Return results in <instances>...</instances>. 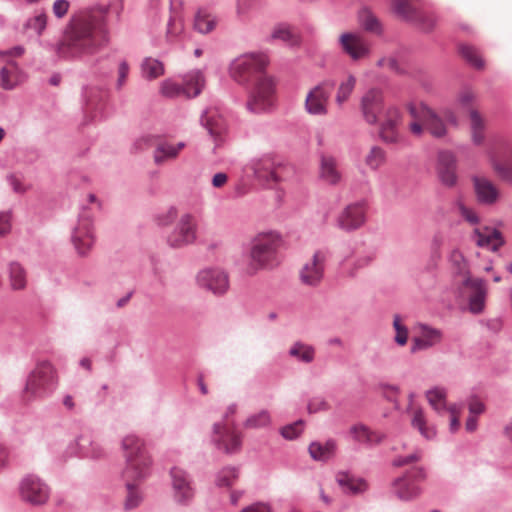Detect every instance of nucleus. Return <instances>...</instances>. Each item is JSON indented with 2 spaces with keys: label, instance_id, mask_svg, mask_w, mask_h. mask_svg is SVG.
<instances>
[{
  "label": "nucleus",
  "instance_id": "nucleus-47",
  "mask_svg": "<svg viewBox=\"0 0 512 512\" xmlns=\"http://www.w3.org/2000/svg\"><path fill=\"white\" fill-rule=\"evenodd\" d=\"M271 423V416L268 410L263 409L258 413L250 415L243 423L247 429H259L268 427Z\"/></svg>",
  "mask_w": 512,
  "mask_h": 512
},
{
  "label": "nucleus",
  "instance_id": "nucleus-44",
  "mask_svg": "<svg viewBox=\"0 0 512 512\" xmlns=\"http://www.w3.org/2000/svg\"><path fill=\"white\" fill-rule=\"evenodd\" d=\"M9 279L11 288L14 290L24 289L26 286V272L18 262H11L9 265Z\"/></svg>",
  "mask_w": 512,
  "mask_h": 512
},
{
  "label": "nucleus",
  "instance_id": "nucleus-24",
  "mask_svg": "<svg viewBox=\"0 0 512 512\" xmlns=\"http://www.w3.org/2000/svg\"><path fill=\"white\" fill-rule=\"evenodd\" d=\"M477 246L490 251H496L504 245V239L501 232L496 228L484 227L476 228L471 236Z\"/></svg>",
  "mask_w": 512,
  "mask_h": 512
},
{
  "label": "nucleus",
  "instance_id": "nucleus-1",
  "mask_svg": "<svg viewBox=\"0 0 512 512\" xmlns=\"http://www.w3.org/2000/svg\"><path fill=\"white\" fill-rule=\"evenodd\" d=\"M110 5H97L72 14L63 28L62 38L49 45L64 60L91 58L111 43Z\"/></svg>",
  "mask_w": 512,
  "mask_h": 512
},
{
  "label": "nucleus",
  "instance_id": "nucleus-53",
  "mask_svg": "<svg viewBox=\"0 0 512 512\" xmlns=\"http://www.w3.org/2000/svg\"><path fill=\"white\" fill-rule=\"evenodd\" d=\"M303 420H297L291 424H287L280 429V434L287 440L296 439L303 431Z\"/></svg>",
  "mask_w": 512,
  "mask_h": 512
},
{
  "label": "nucleus",
  "instance_id": "nucleus-39",
  "mask_svg": "<svg viewBox=\"0 0 512 512\" xmlns=\"http://www.w3.org/2000/svg\"><path fill=\"white\" fill-rule=\"evenodd\" d=\"M446 396L447 391L442 387H434L426 392L429 404L438 414H443L447 410Z\"/></svg>",
  "mask_w": 512,
  "mask_h": 512
},
{
  "label": "nucleus",
  "instance_id": "nucleus-49",
  "mask_svg": "<svg viewBox=\"0 0 512 512\" xmlns=\"http://www.w3.org/2000/svg\"><path fill=\"white\" fill-rule=\"evenodd\" d=\"M104 92L95 86H85L82 89V98L89 109H96L102 100Z\"/></svg>",
  "mask_w": 512,
  "mask_h": 512
},
{
  "label": "nucleus",
  "instance_id": "nucleus-9",
  "mask_svg": "<svg viewBox=\"0 0 512 512\" xmlns=\"http://www.w3.org/2000/svg\"><path fill=\"white\" fill-rule=\"evenodd\" d=\"M19 490L22 500L34 506L43 505L49 499V487L38 476L33 474L27 475L22 479Z\"/></svg>",
  "mask_w": 512,
  "mask_h": 512
},
{
  "label": "nucleus",
  "instance_id": "nucleus-36",
  "mask_svg": "<svg viewBox=\"0 0 512 512\" xmlns=\"http://www.w3.org/2000/svg\"><path fill=\"white\" fill-rule=\"evenodd\" d=\"M360 26L367 32L376 35L383 34V26L377 16L368 8H362L358 13Z\"/></svg>",
  "mask_w": 512,
  "mask_h": 512
},
{
  "label": "nucleus",
  "instance_id": "nucleus-18",
  "mask_svg": "<svg viewBox=\"0 0 512 512\" xmlns=\"http://www.w3.org/2000/svg\"><path fill=\"white\" fill-rule=\"evenodd\" d=\"M335 481L342 493L348 496L363 495L370 488L365 478L358 477L349 471H338L335 476Z\"/></svg>",
  "mask_w": 512,
  "mask_h": 512
},
{
  "label": "nucleus",
  "instance_id": "nucleus-64",
  "mask_svg": "<svg viewBox=\"0 0 512 512\" xmlns=\"http://www.w3.org/2000/svg\"><path fill=\"white\" fill-rule=\"evenodd\" d=\"M70 7V2L68 0H55L52 5V11L56 18H63Z\"/></svg>",
  "mask_w": 512,
  "mask_h": 512
},
{
  "label": "nucleus",
  "instance_id": "nucleus-8",
  "mask_svg": "<svg viewBox=\"0 0 512 512\" xmlns=\"http://www.w3.org/2000/svg\"><path fill=\"white\" fill-rule=\"evenodd\" d=\"M335 86V80L326 79L312 88L306 96V111L311 115H325L327 113L326 104Z\"/></svg>",
  "mask_w": 512,
  "mask_h": 512
},
{
  "label": "nucleus",
  "instance_id": "nucleus-55",
  "mask_svg": "<svg viewBox=\"0 0 512 512\" xmlns=\"http://www.w3.org/2000/svg\"><path fill=\"white\" fill-rule=\"evenodd\" d=\"M455 207L459 210L462 217L471 224H478L479 217L478 215L470 208L466 207L463 201L458 198L454 201Z\"/></svg>",
  "mask_w": 512,
  "mask_h": 512
},
{
  "label": "nucleus",
  "instance_id": "nucleus-7",
  "mask_svg": "<svg viewBox=\"0 0 512 512\" xmlns=\"http://www.w3.org/2000/svg\"><path fill=\"white\" fill-rule=\"evenodd\" d=\"M71 239L80 256L87 255L94 245L92 215L86 207L82 209L78 216V223L72 231Z\"/></svg>",
  "mask_w": 512,
  "mask_h": 512
},
{
  "label": "nucleus",
  "instance_id": "nucleus-34",
  "mask_svg": "<svg viewBox=\"0 0 512 512\" xmlns=\"http://www.w3.org/2000/svg\"><path fill=\"white\" fill-rule=\"evenodd\" d=\"M47 23L48 16L46 12L43 10L37 11L34 15L29 16L24 21L22 29L24 33L40 38L47 28Z\"/></svg>",
  "mask_w": 512,
  "mask_h": 512
},
{
  "label": "nucleus",
  "instance_id": "nucleus-29",
  "mask_svg": "<svg viewBox=\"0 0 512 512\" xmlns=\"http://www.w3.org/2000/svg\"><path fill=\"white\" fill-rule=\"evenodd\" d=\"M426 118L423 122L425 129L436 139L447 135V127L443 118L432 108H425Z\"/></svg>",
  "mask_w": 512,
  "mask_h": 512
},
{
  "label": "nucleus",
  "instance_id": "nucleus-3",
  "mask_svg": "<svg viewBox=\"0 0 512 512\" xmlns=\"http://www.w3.org/2000/svg\"><path fill=\"white\" fill-rule=\"evenodd\" d=\"M126 466L122 472L127 489L124 509H135L143 500L137 483H140L152 474L153 461L146 448L144 440L135 434L126 435L121 441Z\"/></svg>",
  "mask_w": 512,
  "mask_h": 512
},
{
  "label": "nucleus",
  "instance_id": "nucleus-42",
  "mask_svg": "<svg viewBox=\"0 0 512 512\" xmlns=\"http://www.w3.org/2000/svg\"><path fill=\"white\" fill-rule=\"evenodd\" d=\"M9 64L13 69L3 67L0 70V86L4 90H13L20 83L19 76L17 74V64L14 61H10Z\"/></svg>",
  "mask_w": 512,
  "mask_h": 512
},
{
  "label": "nucleus",
  "instance_id": "nucleus-10",
  "mask_svg": "<svg viewBox=\"0 0 512 512\" xmlns=\"http://www.w3.org/2000/svg\"><path fill=\"white\" fill-rule=\"evenodd\" d=\"M212 443L218 450L226 454L237 453L242 446V436L235 429L229 428L226 423H214L212 426Z\"/></svg>",
  "mask_w": 512,
  "mask_h": 512
},
{
  "label": "nucleus",
  "instance_id": "nucleus-28",
  "mask_svg": "<svg viewBox=\"0 0 512 512\" xmlns=\"http://www.w3.org/2000/svg\"><path fill=\"white\" fill-rule=\"evenodd\" d=\"M200 123L215 140L222 137L227 131L225 120L214 110H204L200 117Z\"/></svg>",
  "mask_w": 512,
  "mask_h": 512
},
{
  "label": "nucleus",
  "instance_id": "nucleus-30",
  "mask_svg": "<svg viewBox=\"0 0 512 512\" xmlns=\"http://www.w3.org/2000/svg\"><path fill=\"white\" fill-rule=\"evenodd\" d=\"M337 443L334 439H328L324 443L313 441L308 447L311 458L315 461L327 462L334 457Z\"/></svg>",
  "mask_w": 512,
  "mask_h": 512
},
{
  "label": "nucleus",
  "instance_id": "nucleus-6",
  "mask_svg": "<svg viewBox=\"0 0 512 512\" xmlns=\"http://www.w3.org/2000/svg\"><path fill=\"white\" fill-rule=\"evenodd\" d=\"M331 258L332 252L328 248L322 247L317 249L311 259L299 271L301 283L309 287L319 286L324 279L325 271Z\"/></svg>",
  "mask_w": 512,
  "mask_h": 512
},
{
  "label": "nucleus",
  "instance_id": "nucleus-48",
  "mask_svg": "<svg viewBox=\"0 0 512 512\" xmlns=\"http://www.w3.org/2000/svg\"><path fill=\"white\" fill-rule=\"evenodd\" d=\"M472 141L480 145L484 140V122L477 110L470 111Z\"/></svg>",
  "mask_w": 512,
  "mask_h": 512
},
{
  "label": "nucleus",
  "instance_id": "nucleus-15",
  "mask_svg": "<svg viewBox=\"0 0 512 512\" xmlns=\"http://www.w3.org/2000/svg\"><path fill=\"white\" fill-rule=\"evenodd\" d=\"M456 170L457 160L455 155L448 150L440 151L437 156L436 173L441 184L453 188L458 180Z\"/></svg>",
  "mask_w": 512,
  "mask_h": 512
},
{
  "label": "nucleus",
  "instance_id": "nucleus-23",
  "mask_svg": "<svg viewBox=\"0 0 512 512\" xmlns=\"http://www.w3.org/2000/svg\"><path fill=\"white\" fill-rule=\"evenodd\" d=\"M419 327L421 334L419 337H414L411 343L410 352L413 354L434 347L441 343L443 339V333L440 329L427 324H420Z\"/></svg>",
  "mask_w": 512,
  "mask_h": 512
},
{
  "label": "nucleus",
  "instance_id": "nucleus-51",
  "mask_svg": "<svg viewBox=\"0 0 512 512\" xmlns=\"http://www.w3.org/2000/svg\"><path fill=\"white\" fill-rule=\"evenodd\" d=\"M386 161V153L379 146H373L365 157L366 165L372 170H378Z\"/></svg>",
  "mask_w": 512,
  "mask_h": 512
},
{
  "label": "nucleus",
  "instance_id": "nucleus-13",
  "mask_svg": "<svg viewBox=\"0 0 512 512\" xmlns=\"http://www.w3.org/2000/svg\"><path fill=\"white\" fill-rule=\"evenodd\" d=\"M196 279L201 288L214 295H223L229 288L228 275L218 268L203 269L198 273Z\"/></svg>",
  "mask_w": 512,
  "mask_h": 512
},
{
  "label": "nucleus",
  "instance_id": "nucleus-32",
  "mask_svg": "<svg viewBox=\"0 0 512 512\" xmlns=\"http://www.w3.org/2000/svg\"><path fill=\"white\" fill-rule=\"evenodd\" d=\"M320 178L330 185H337L341 173L337 169L336 159L332 156L320 155Z\"/></svg>",
  "mask_w": 512,
  "mask_h": 512
},
{
  "label": "nucleus",
  "instance_id": "nucleus-12",
  "mask_svg": "<svg viewBox=\"0 0 512 512\" xmlns=\"http://www.w3.org/2000/svg\"><path fill=\"white\" fill-rule=\"evenodd\" d=\"M196 239V223L191 214L181 216L178 224L167 238V243L172 248H181L192 244Z\"/></svg>",
  "mask_w": 512,
  "mask_h": 512
},
{
  "label": "nucleus",
  "instance_id": "nucleus-63",
  "mask_svg": "<svg viewBox=\"0 0 512 512\" xmlns=\"http://www.w3.org/2000/svg\"><path fill=\"white\" fill-rule=\"evenodd\" d=\"M468 410L470 415L477 417L485 411V405L480 399L473 395L468 399Z\"/></svg>",
  "mask_w": 512,
  "mask_h": 512
},
{
  "label": "nucleus",
  "instance_id": "nucleus-40",
  "mask_svg": "<svg viewBox=\"0 0 512 512\" xmlns=\"http://www.w3.org/2000/svg\"><path fill=\"white\" fill-rule=\"evenodd\" d=\"M458 50L460 55L470 66L478 70L484 68L485 62L479 51L474 46L460 44Z\"/></svg>",
  "mask_w": 512,
  "mask_h": 512
},
{
  "label": "nucleus",
  "instance_id": "nucleus-22",
  "mask_svg": "<svg viewBox=\"0 0 512 512\" xmlns=\"http://www.w3.org/2000/svg\"><path fill=\"white\" fill-rule=\"evenodd\" d=\"M425 0H392V12L401 20L412 23L421 17Z\"/></svg>",
  "mask_w": 512,
  "mask_h": 512
},
{
  "label": "nucleus",
  "instance_id": "nucleus-38",
  "mask_svg": "<svg viewBox=\"0 0 512 512\" xmlns=\"http://www.w3.org/2000/svg\"><path fill=\"white\" fill-rule=\"evenodd\" d=\"M448 261L455 276H460L463 279L470 277L468 261L458 249H454L450 253Z\"/></svg>",
  "mask_w": 512,
  "mask_h": 512
},
{
  "label": "nucleus",
  "instance_id": "nucleus-16",
  "mask_svg": "<svg viewBox=\"0 0 512 512\" xmlns=\"http://www.w3.org/2000/svg\"><path fill=\"white\" fill-rule=\"evenodd\" d=\"M383 107L384 97L380 89L372 88L361 98V112L365 121L370 125H375L378 122V115Z\"/></svg>",
  "mask_w": 512,
  "mask_h": 512
},
{
  "label": "nucleus",
  "instance_id": "nucleus-2",
  "mask_svg": "<svg viewBox=\"0 0 512 512\" xmlns=\"http://www.w3.org/2000/svg\"><path fill=\"white\" fill-rule=\"evenodd\" d=\"M268 58L264 53H245L230 64L231 77L241 85H252L246 108L250 113L261 114L273 106L275 84L265 74Z\"/></svg>",
  "mask_w": 512,
  "mask_h": 512
},
{
  "label": "nucleus",
  "instance_id": "nucleus-5",
  "mask_svg": "<svg viewBox=\"0 0 512 512\" xmlns=\"http://www.w3.org/2000/svg\"><path fill=\"white\" fill-rule=\"evenodd\" d=\"M58 385L57 370L48 360H40L29 372L22 390L24 398L30 400L51 394Z\"/></svg>",
  "mask_w": 512,
  "mask_h": 512
},
{
  "label": "nucleus",
  "instance_id": "nucleus-50",
  "mask_svg": "<svg viewBox=\"0 0 512 512\" xmlns=\"http://www.w3.org/2000/svg\"><path fill=\"white\" fill-rule=\"evenodd\" d=\"M176 157L177 156L175 154L174 145H172L166 141L158 143V145L156 146V148L154 150L153 158H154V162L157 165L162 164L164 161H166L168 159H174Z\"/></svg>",
  "mask_w": 512,
  "mask_h": 512
},
{
  "label": "nucleus",
  "instance_id": "nucleus-57",
  "mask_svg": "<svg viewBox=\"0 0 512 512\" xmlns=\"http://www.w3.org/2000/svg\"><path fill=\"white\" fill-rule=\"evenodd\" d=\"M424 9L421 10V17L420 19H417L416 22H412L415 24L419 29H421L424 32H430L436 25V17L434 15H426L424 13Z\"/></svg>",
  "mask_w": 512,
  "mask_h": 512
},
{
  "label": "nucleus",
  "instance_id": "nucleus-37",
  "mask_svg": "<svg viewBox=\"0 0 512 512\" xmlns=\"http://www.w3.org/2000/svg\"><path fill=\"white\" fill-rule=\"evenodd\" d=\"M289 356L296 358L299 362L309 364L315 359V348L312 345L296 341L288 351Z\"/></svg>",
  "mask_w": 512,
  "mask_h": 512
},
{
  "label": "nucleus",
  "instance_id": "nucleus-19",
  "mask_svg": "<svg viewBox=\"0 0 512 512\" xmlns=\"http://www.w3.org/2000/svg\"><path fill=\"white\" fill-rule=\"evenodd\" d=\"M339 43L342 50L355 61L368 56L370 53L368 42L355 33H343L339 38Z\"/></svg>",
  "mask_w": 512,
  "mask_h": 512
},
{
  "label": "nucleus",
  "instance_id": "nucleus-4",
  "mask_svg": "<svg viewBox=\"0 0 512 512\" xmlns=\"http://www.w3.org/2000/svg\"><path fill=\"white\" fill-rule=\"evenodd\" d=\"M283 244V237L276 230L257 233L250 243L251 265L256 269L272 268L278 263L279 250Z\"/></svg>",
  "mask_w": 512,
  "mask_h": 512
},
{
  "label": "nucleus",
  "instance_id": "nucleus-52",
  "mask_svg": "<svg viewBox=\"0 0 512 512\" xmlns=\"http://www.w3.org/2000/svg\"><path fill=\"white\" fill-rule=\"evenodd\" d=\"M356 85V78L353 75H349L347 80L342 82L337 90L336 102L338 105H342L350 95L352 94Z\"/></svg>",
  "mask_w": 512,
  "mask_h": 512
},
{
  "label": "nucleus",
  "instance_id": "nucleus-25",
  "mask_svg": "<svg viewBox=\"0 0 512 512\" xmlns=\"http://www.w3.org/2000/svg\"><path fill=\"white\" fill-rule=\"evenodd\" d=\"M462 285L470 287L473 293L469 296V310L474 314H479L483 311L486 298L485 283L481 278L467 277L462 279Z\"/></svg>",
  "mask_w": 512,
  "mask_h": 512
},
{
  "label": "nucleus",
  "instance_id": "nucleus-41",
  "mask_svg": "<svg viewBox=\"0 0 512 512\" xmlns=\"http://www.w3.org/2000/svg\"><path fill=\"white\" fill-rule=\"evenodd\" d=\"M141 74L145 79H156L164 74V65L158 59L147 57L142 61Z\"/></svg>",
  "mask_w": 512,
  "mask_h": 512
},
{
  "label": "nucleus",
  "instance_id": "nucleus-54",
  "mask_svg": "<svg viewBox=\"0 0 512 512\" xmlns=\"http://www.w3.org/2000/svg\"><path fill=\"white\" fill-rule=\"evenodd\" d=\"M393 327L395 329L394 341L399 346H404L408 341V329L405 325L401 324L399 315H395L393 319Z\"/></svg>",
  "mask_w": 512,
  "mask_h": 512
},
{
  "label": "nucleus",
  "instance_id": "nucleus-26",
  "mask_svg": "<svg viewBox=\"0 0 512 512\" xmlns=\"http://www.w3.org/2000/svg\"><path fill=\"white\" fill-rule=\"evenodd\" d=\"M472 182L476 198L479 203L484 205L494 204L499 196V192L495 185L485 177L477 175L472 176Z\"/></svg>",
  "mask_w": 512,
  "mask_h": 512
},
{
  "label": "nucleus",
  "instance_id": "nucleus-31",
  "mask_svg": "<svg viewBox=\"0 0 512 512\" xmlns=\"http://www.w3.org/2000/svg\"><path fill=\"white\" fill-rule=\"evenodd\" d=\"M350 433L356 442L369 447L381 443L384 439L383 434L372 431L368 426L364 424L353 425L350 428Z\"/></svg>",
  "mask_w": 512,
  "mask_h": 512
},
{
  "label": "nucleus",
  "instance_id": "nucleus-60",
  "mask_svg": "<svg viewBox=\"0 0 512 512\" xmlns=\"http://www.w3.org/2000/svg\"><path fill=\"white\" fill-rule=\"evenodd\" d=\"M404 476H406L413 483L425 481L427 479V471L422 466H416L409 469Z\"/></svg>",
  "mask_w": 512,
  "mask_h": 512
},
{
  "label": "nucleus",
  "instance_id": "nucleus-21",
  "mask_svg": "<svg viewBox=\"0 0 512 512\" xmlns=\"http://www.w3.org/2000/svg\"><path fill=\"white\" fill-rule=\"evenodd\" d=\"M250 167L255 178L264 185H272L279 181L275 163L270 156L252 160Z\"/></svg>",
  "mask_w": 512,
  "mask_h": 512
},
{
  "label": "nucleus",
  "instance_id": "nucleus-17",
  "mask_svg": "<svg viewBox=\"0 0 512 512\" xmlns=\"http://www.w3.org/2000/svg\"><path fill=\"white\" fill-rule=\"evenodd\" d=\"M365 222V209L361 202L348 205L337 218V227L350 232L360 228Z\"/></svg>",
  "mask_w": 512,
  "mask_h": 512
},
{
  "label": "nucleus",
  "instance_id": "nucleus-43",
  "mask_svg": "<svg viewBox=\"0 0 512 512\" xmlns=\"http://www.w3.org/2000/svg\"><path fill=\"white\" fill-rule=\"evenodd\" d=\"M182 82L179 83L173 79H166L161 83V93L167 98H187V90H185Z\"/></svg>",
  "mask_w": 512,
  "mask_h": 512
},
{
  "label": "nucleus",
  "instance_id": "nucleus-46",
  "mask_svg": "<svg viewBox=\"0 0 512 512\" xmlns=\"http://www.w3.org/2000/svg\"><path fill=\"white\" fill-rule=\"evenodd\" d=\"M412 426L416 428L420 434L427 440H432L436 437V429L434 427H427L424 413L421 409L414 412L412 418Z\"/></svg>",
  "mask_w": 512,
  "mask_h": 512
},
{
  "label": "nucleus",
  "instance_id": "nucleus-56",
  "mask_svg": "<svg viewBox=\"0 0 512 512\" xmlns=\"http://www.w3.org/2000/svg\"><path fill=\"white\" fill-rule=\"evenodd\" d=\"M292 33L287 24L280 23L273 29L270 38L272 40H281L283 42H289L292 40Z\"/></svg>",
  "mask_w": 512,
  "mask_h": 512
},
{
  "label": "nucleus",
  "instance_id": "nucleus-35",
  "mask_svg": "<svg viewBox=\"0 0 512 512\" xmlns=\"http://www.w3.org/2000/svg\"><path fill=\"white\" fill-rule=\"evenodd\" d=\"M217 19L208 9L200 8L194 16L193 27L200 34H208L216 27Z\"/></svg>",
  "mask_w": 512,
  "mask_h": 512
},
{
  "label": "nucleus",
  "instance_id": "nucleus-58",
  "mask_svg": "<svg viewBox=\"0 0 512 512\" xmlns=\"http://www.w3.org/2000/svg\"><path fill=\"white\" fill-rule=\"evenodd\" d=\"M474 99V93L470 89H464L458 95L457 102L462 109L470 113L471 110H474L472 107Z\"/></svg>",
  "mask_w": 512,
  "mask_h": 512
},
{
  "label": "nucleus",
  "instance_id": "nucleus-62",
  "mask_svg": "<svg viewBox=\"0 0 512 512\" xmlns=\"http://www.w3.org/2000/svg\"><path fill=\"white\" fill-rule=\"evenodd\" d=\"M421 459V453L419 451H414L413 453L406 456H398L396 457L392 464L395 467H402L408 465L410 463L419 461Z\"/></svg>",
  "mask_w": 512,
  "mask_h": 512
},
{
  "label": "nucleus",
  "instance_id": "nucleus-45",
  "mask_svg": "<svg viewBox=\"0 0 512 512\" xmlns=\"http://www.w3.org/2000/svg\"><path fill=\"white\" fill-rule=\"evenodd\" d=\"M239 469L235 466L223 467L215 476V484L218 487H231L238 479Z\"/></svg>",
  "mask_w": 512,
  "mask_h": 512
},
{
  "label": "nucleus",
  "instance_id": "nucleus-61",
  "mask_svg": "<svg viewBox=\"0 0 512 512\" xmlns=\"http://www.w3.org/2000/svg\"><path fill=\"white\" fill-rule=\"evenodd\" d=\"M495 172L505 181L512 183V167L502 164L495 159L491 160Z\"/></svg>",
  "mask_w": 512,
  "mask_h": 512
},
{
  "label": "nucleus",
  "instance_id": "nucleus-59",
  "mask_svg": "<svg viewBox=\"0 0 512 512\" xmlns=\"http://www.w3.org/2000/svg\"><path fill=\"white\" fill-rule=\"evenodd\" d=\"M425 108H430L426 103L421 102L419 105H416L414 103H408L407 104V110L409 114L415 119V121H421L424 122L426 118V112Z\"/></svg>",
  "mask_w": 512,
  "mask_h": 512
},
{
  "label": "nucleus",
  "instance_id": "nucleus-20",
  "mask_svg": "<svg viewBox=\"0 0 512 512\" xmlns=\"http://www.w3.org/2000/svg\"><path fill=\"white\" fill-rule=\"evenodd\" d=\"M401 120V113L395 106L386 110V118L382 122L379 130L380 139L387 144H394L399 141L400 135L398 125Z\"/></svg>",
  "mask_w": 512,
  "mask_h": 512
},
{
  "label": "nucleus",
  "instance_id": "nucleus-14",
  "mask_svg": "<svg viewBox=\"0 0 512 512\" xmlns=\"http://www.w3.org/2000/svg\"><path fill=\"white\" fill-rule=\"evenodd\" d=\"M68 450L71 454L78 457L97 459L103 455V449L94 439L93 433L88 429L83 430L74 441L69 444Z\"/></svg>",
  "mask_w": 512,
  "mask_h": 512
},
{
  "label": "nucleus",
  "instance_id": "nucleus-27",
  "mask_svg": "<svg viewBox=\"0 0 512 512\" xmlns=\"http://www.w3.org/2000/svg\"><path fill=\"white\" fill-rule=\"evenodd\" d=\"M393 493L401 501H411L421 495V487L406 476L395 478L391 483Z\"/></svg>",
  "mask_w": 512,
  "mask_h": 512
},
{
  "label": "nucleus",
  "instance_id": "nucleus-33",
  "mask_svg": "<svg viewBox=\"0 0 512 512\" xmlns=\"http://www.w3.org/2000/svg\"><path fill=\"white\" fill-rule=\"evenodd\" d=\"M182 84L187 90V98L197 97L205 86V77L201 70L195 69L183 75Z\"/></svg>",
  "mask_w": 512,
  "mask_h": 512
},
{
  "label": "nucleus",
  "instance_id": "nucleus-11",
  "mask_svg": "<svg viewBox=\"0 0 512 512\" xmlns=\"http://www.w3.org/2000/svg\"><path fill=\"white\" fill-rule=\"evenodd\" d=\"M170 476L174 500L180 505H188L195 495L191 476L185 470L178 467L171 468Z\"/></svg>",
  "mask_w": 512,
  "mask_h": 512
}]
</instances>
